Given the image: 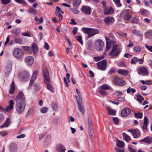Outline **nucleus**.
<instances>
[{"mask_svg":"<svg viewBox=\"0 0 152 152\" xmlns=\"http://www.w3.org/2000/svg\"><path fill=\"white\" fill-rule=\"evenodd\" d=\"M43 74L44 78L50 77L49 72L46 69H44L43 70Z\"/></svg>","mask_w":152,"mask_h":152,"instance_id":"obj_38","label":"nucleus"},{"mask_svg":"<svg viewBox=\"0 0 152 152\" xmlns=\"http://www.w3.org/2000/svg\"><path fill=\"white\" fill-rule=\"evenodd\" d=\"M117 4L118 6L119 7H120L121 6V4L120 3V0H113Z\"/></svg>","mask_w":152,"mask_h":152,"instance_id":"obj_60","label":"nucleus"},{"mask_svg":"<svg viewBox=\"0 0 152 152\" xmlns=\"http://www.w3.org/2000/svg\"><path fill=\"white\" fill-rule=\"evenodd\" d=\"M44 80L45 82L47 85L50 84V77L44 78Z\"/></svg>","mask_w":152,"mask_h":152,"instance_id":"obj_56","label":"nucleus"},{"mask_svg":"<svg viewBox=\"0 0 152 152\" xmlns=\"http://www.w3.org/2000/svg\"><path fill=\"white\" fill-rule=\"evenodd\" d=\"M116 145L119 148L123 147L124 146V143L123 141L119 140L118 139H116Z\"/></svg>","mask_w":152,"mask_h":152,"instance_id":"obj_27","label":"nucleus"},{"mask_svg":"<svg viewBox=\"0 0 152 152\" xmlns=\"http://www.w3.org/2000/svg\"><path fill=\"white\" fill-rule=\"evenodd\" d=\"M81 10L87 14L90 15L91 14V8L89 7L83 6L81 8Z\"/></svg>","mask_w":152,"mask_h":152,"instance_id":"obj_21","label":"nucleus"},{"mask_svg":"<svg viewBox=\"0 0 152 152\" xmlns=\"http://www.w3.org/2000/svg\"><path fill=\"white\" fill-rule=\"evenodd\" d=\"M118 73L123 75H127L128 72L127 70L123 69H118Z\"/></svg>","mask_w":152,"mask_h":152,"instance_id":"obj_30","label":"nucleus"},{"mask_svg":"<svg viewBox=\"0 0 152 152\" xmlns=\"http://www.w3.org/2000/svg\"><path fill=\"white\" fill-rule=\"evenodd\" d=\"M101 88L104 90H107L110 89V88L108 85L107 84H106L102 85L101 86Z\"/></svg>","mask_w":152,"mask_h":152,"instance_id":"obj_48","label":"nucleus"},{"mask_svg":"<svg viewBox=\"0 0 152 152\" xmlns=\"http://www.w3.org/2000/svg\"><path fill=\"white\" fill-rule=\"evenodd\" d=\"M140 142H145L148 144H150L152 142V138L151 137L147 136L140 140Z\"/></svg>","mask_w":152,"mask_h":152,"instance_id":"obj_20","label":"nucleus"},{"mask_svg":"<svg viewBox=\"0 0 152 152\" xmlns=\"http://www.w3.org/2000/svg\"><path fill=\"white\" fill-rule=\"evenodd\" d=\"M128 131L132 133L133 137L135 138L139 137L140 135V132L138 129L128 130Z\"/></svg>","mask_w":152,"mask_h":152,"instance_id":"obj_11","label":"nucleus"},{"mask_svg":"<svg viewBox=\"0 0 152 152\" xmlns=\"http://www.w3.org/2000/svg\"><path fill=\"white\" fill-rule=\"evenodd\" d=\"M76 39L79 42L81 45L83 44V42L82 39V37L80 36H77L75 37Z\"/></svg>","mask_w":152,"mask_h":152,"instance_id":"obj_42","label":"nucleus"},{"mask_svg":"<svg viewBox=\"0 0 152 152\" xmlns=\"http://www.w3.org/2000/svg\"><path fill=\"white\" fill-rule=\"evenodd\" d=\"M47 88L52 92H54V90L53 88L50 84L47 85Z\"/></svg>","mask_w":152,"mask_h":152,"instance_id":"obj_59","label":"nucleus"},{"mask_svg":"<svg viewBox=\"0 0 152 152\" xmlns=\"http://www.w3.org/2000/svg\"><path fill=\"white\" fill-rule=\"evenodd\" d=\"M14 42L15 43L21 44L23 43V40L21 38H15L14 39Z\"/></svg>","mask_w":152,"mask_h":152,"instance_id":"obj_35","label":"nucleus"},{"mask_svg":"<svg viewBox=\"0 0 152 152\" xmlns=\"http://www.w3.org/2000/svg\"><path fill=\"white\" fill-rule=\"evenodd\" d=\"M22 48L24 50H26L29 53L31 51V48L28 46H22Z\"/></svg>","mask_w":152,"mask_h":152,"instance_id":"obj_44","label":"nucleus"},{"mask_svg":"<svg viewBox=\"0 0 152 152\" xmlns=\"http://www.w3.org/2000/svg\"><path fill=\"white\" fill-rule=\"evenodd\" d=\"M32 48L34 53V54L36 53L38 50L37 44L35 43H33L32 44Z\"/></svg>","mask_w":152,"mask_h":152,"instance_id":"obj_28","label":"nucleus"},{"mask_svg":"<svg viewBox=\"0 0 152 152\" xmlns=\"http://www.w3.org/2000/svg\"><path fill=\"white\" fill-rule=\"evenodd\" d=\"M113 121L115 124H118L119 122V119L117 117H113Z\"/></svg>","mask_w":152,"mask_h":152,"instance_id":"obj_57","label":"nucleus"},{"mask_svg":"<svg viewBox=\"0 0 152 152\" xmlns=\"http://www.w3.org/2000/svg\"><path fill=\"white\" fill-rule=\"evenodd\" d=\"M15 1L18 3L23 4L24 5H26L27 3L24 0H15Z\"/></svg>","mask_w":152,"mask_h":152,"instance_id":"obj_53","label":"nucleus"},{"mask_svg":"<svg viewBox=\"0 0 152 152\" xmlns=\"http://www.w3.org/2000/svg\"><path fill=\"white\" fill-rule=\"evenodd\" d=\"M81 0H73V5L74 7L77 8L79 6Z\"/></svg>","mask_w":152,"mask_h":152,"instance_id":"obj_31","label":"nucleus"},{"mask_svg":"<svg viewBox=\"0 0 152 152\" xmlns=\"http://www.w3.org/2000/svg\"><path fill=\"white\" fill-rule=\"evenodd\" d=\"M108 114L110 115H115L116 111L114 110L109 106L107 107L106 108Z\"/></svg>","mask_w":152,"mask_h":152,"instance_id":"obj_24","label":"nucleus"},{"mask_svg":"<svg viewBox=\"0 0 152 152\" xmlns=\"http://www.w3.org/2000/svg\"><path fill=\"white\" fill-rule=\"evenodd\" d=\"M139 59H138L136 57H134L133 59H132L131 61V63L132 64H135L139 61Z\"/></svg>","mask_w":152,"mask_h":152,"instance_id":"obj_41","label":"nucleus"},{"mask_svg":"<svg viewBox=\"0 0 152 152\" xmlns=\"http://www.w3.org/2000/svg\"><path fill=\"white\" fill-rule=\"evenodd\" d=\"M114 21V19L113 17L108 16L105 18L104 21L106 24L108 26L112 24Z\"/></svg>","mask_w":152,"mask_h":152,"instance_id":"obj_16","label":"nucleus"},{"mask_svg":"<svg viewBox=\"0 0 152 152\" xmlns=\"http://www.w3.org/2000/svg\"><path fill=\"white\" fill-rule=\"evenodd\" d=\"M114 12V10L112 7H107L104 10V14L105 15L111 14L113 13Z\"/></svg>","mask_w":152,"mask_h":152,"instance_id":"obj_19","label":"nucleus"},{"mask_svg":"<svg viewBox=\"0 0 152 152\" xmlns=\"http://www.w3.org/2000/svg\"><path fill=\"white\" fill-rule=\"evenodd\" d=\"M104 56H101L99 57H94V59L96 61H99L101 59L104 58Z\"/></svg>","mask_w":152,"mask_h":152,"instance_id":"obj_54","label":"nucleus"},{"mask_svg":"<svg viewBox=\"0 0 152 152\" xmlns=\"http://www.w3.org/2000/svg\"><path fill=\"white\" fill-rule=\"evenodd\" d=\"M1 1L2 4H7L10 2V0H1Z\"/></svg>","mask_w":152,"mask_h":152,"instance_id":"obj_61","label":"nucleus"},{"mask_svg":"<svg viewBox=\"0 0 152 152\" xmlns=\"http://www.w3.org/2000/svg\"><path fill=\"white\" fill-rule=\"evenodd\" d=\"M88 130L90 140L91 141H92L94 136L93 127L88 128Z\"/></svg>","mask_w":152,"mask_h":152,"instance_id":"obj_22","label":"nucleus"},{"mask_svg":"<svg viewBox=\"0 0 152 152\" xmlns=\"http://www.w3.org/2000/svg\"><path fill=\"white\" fill-rule=\"evenodd\" d=\"M110 48V43H108L106 44V48L105 51L106 52L108 51Z\"/></svg>","mask_w":152,"mask_h":152,"instance_id":"obj_63","label":"nucleus"},{"mask_svg":"<svg viewBox=\"0 0 152 152\" xmlns=\"http://www.w3.org/2000/svg\"><path fill=\"white\" fill-rule=\"evenodd\" d=\"M141 50V48L139 46H137L134 48V51L136 53H139Z\"/></svg>","mask_w":152,"mask_h":152,"instance_id":"obj_47","label":"nucleus"},{"mask_svg":"<svg viewBox=\"0 0 152 152\" xmlns=\"http://www.w3.org/2000/svg\"><path fill=\"white\" fill-rule=\"evenodd\" d=\"M120 15L121 17L128 20H129L132 17V15L128 10H126L122 11L120 14Z\"/></svg>","mask_w":152,"mask_h":152,"instance_id":"obj_7","label":"nucleus"},{"mask_svg":"<svg viewBox=\"0 0 152 152\" xmlns=\"http://www.w3.org/2000/svg\"><path fill=\"white\" fill-rule=\"evenodd\" d=\"M13 53L14 57L18 59L23 57L24 55V53L20 49L18 48H16L14 49Z\"/></svg>","mask_w":152,"mask_h":152,"instance_id":"obj_4","label":"nucleus"},{"mask_svg":"<svg viewBox=\"0 0 152 152\" xmlns=\"http://www.w3.org/2000/svg\"><path fill=\"white\" fill-rule=\"evenodd\" d=\"M95 45L96 50L99 51H101L103 49L104 43L101 39H98L96 41Z\"/></svg>","mask_w":152,"mask_h":152,"instance_id":"obj_6","label":"nucleus"},{"mask_svg":"<svg viewBox=\"0 0 152 152\" xmlns=\"http://www.w3.org/2000/svg\"><path fill=\"white\" fill-rule=\"evenodd\" d=\"M145 35L146 37L148 38H151L152 37V31H150L147 32L145 33Z\"/></svg>","mask_w":152,"mask_h":152,"instance_id":"obj_50","label":"nucleus"},{"mask_svg":"<svg viewBox=\"0 0 152 152\" xmlns=\"http://www.w3.org/2000/svg\"><path fill=\"white\" fill-rule=\"evenodd\" d=\"M99 93L102 96H104L107 94V92L106 91L101 88H100L99 91Z\"/></svg>","mask_w":152,"mask_h":152,"instance_id":"obj_37","label":"nucleus"},{"mask_svg":"<svg viewBox=\"0 0 152 152\" xmlns=\"http://www.w3.org/2000/svg\"><path fill=\"white\" fill-rule=\"evenodd\" d=\"M9 151L10 152H17L18 150V146L15 142L11 143L9 146Z\"/></svg>","mask_w":152,"mask_h":152,"instance_id":"obj_10","label":"nucleus"},{"mask_svg":"<svg viewBox=\"0 0 152 152\" xmlns=\"http://www.w3.org/2000/svg\"><path fill=\"white\" fill-rule=\"evenodd\" d=\"M77 102L78 104V108L80 112L83 115L85 113V110L83 106L81 104V102H79L78 100Z\"/></svg>","mask_w":152,"mask_h":152,"instance_id":"obj_26","label":"nucleus"},{"mask_svg":"<svg viewBox=\"0 0 152 152\" xmlns=\"http://www.w3.org/2000/svg\"><path fill=\"white\" fill-rule=\"evenodd\" d=\"M137 71L138 74L143 76L146 75L148 73L147 69L144 66L138 68L137 69Z\"/></svg>","mask_w":152,"mask_h":152,"instance_id":"obj_9","label":"nucleus"},{"mask_svg":"<svg viewBox=\"0 0 152 152\" xmlns=\"http://www.w3.org/2000/svg\"><path fill=\"white\" fill-rule=\"evenodd\" d=\"M52 107L53 109L55 111H56L58 109L57 104L55 102H53L51 104Z\"/></svg>","mask_w":152,"mask_h":152,"instance_id":"obj_45","label":"nucleus"},{"mask_svg":"<svg viewBox=\"0 0 152 152\" xmlns=\"http://www.w3.org/2000/svg\"><path fill=\"white\" fill-rule=\"evenodd\" d=\"M48 108L46 107H44L40 110V111L42 113H46L48 111Z\"/></svg>","mask_w":152,"mask_h":152,"instance_id":"obj_52","label":"nucleus"},{"mask_svg":"<svg viewBox=\"0 0 152 152\" xmlns=\"http://www.w3.org/2000/svg\"><path fill=\"white\" fill-rule=\"evenodd\" d=\"M137 100L140 103H141L142 101L144 100V98L140 94H138L137 96Z\"/></svg>","mask_w":152,"mask_h":152,"instance_id":"obj_39","label":"nucleus"},{"mask_svg":"<svg viewBox=\"0 0 152 152\" xmlns=\"http://www.w3.org/2000/svg\"><path fill=\"white\" fill-rule=\"evenodd\" d=\"M9 106H7L6 109V110L7 112H10L13 108V105L14 103L13 100H10L9 102Z\"/></svg>","mask_w":152,"mask_h":152,"instance_id":"obj_23","label":"nucleus"},{"mask_svg":"<svg viewBox=\"0 0 152 152\" xmlns=\"http://www.w3.org/2000/svg\"><path fill=\"white\" fill-rule=\"evenodd\" d=\"M51 140V136L50 135H48L45 138L43 145L45 147L48 146Z\"/></svg>","mask_w":152,"mask_h":152,"instance_id":"obj_18","label":"nucleus"},{"mask_svg":"<svg viewBox=\"0 0 152 152\" xmlns=\"http://www.w3.org/2000/svg\"><path fill=\"white\" fill-rule=\"evenodd\" d=\"M29 76V73L27 71H24L20 74V78L22 80H24Z\"/></svg>","mask_w":152,"mask_h":152,"instance_id":"obj_15","label":"nucleus"},{"mask_svg":"<svg viewBox=\"0 0 152 152\" xmlns=\"http://www.w3.org/2000/svg\"><path fill=\"white\" fill-rule=\"evenodd\" d=\"M148 119L146 116H145L144 118V123L143 126L142 127V129L144 132H145L147 131V126L148 125L147 122Z\"/></svg>","mask_w":152,"mask_h":152,"instance_id":"obj_25","label":"nucleus"},{"mask_svg":"<svg viewBox=\"0 0 152 152\" xmlns=\"http://www.w3.org/2000/svg\"><path fill=\"white\" fill-rule=\"evenodd\" d=\"M122 135L124 140L127 142H128L131 140V138L129 135L126 134L125 133L123 132Z\"/></svg>","mask_w":152,"mask_h":152,"instance_id":"obj_33","label":"nucleus"},{"mask_svg":"<svg viewBox=\"0 0 152 152\" xmlns=\"http://www.w3.org/2000/svg\"><path fill=\"white\" fill-rule=\"evenodd\" d=\"M82 30L84 33L88 35L87 39L99 33V30L96 28L83 27Z\"/></svg>","mask_w":152,"mask_h":152,"instance_id":"obj_2","label":"nucleus"},{"mask_svg":"<svg viewBox=\"0 0 152 152\" xmlns=\"http://www.w3.org/2000/svg\"><path fill=\"white\" fill-rule=\"evenodd\" d=\"M130 113V109L129 108L126 107L121 110V115L122 117H125L128 115Z\"/></svg>","mask_w":152,"mask_h":152,"instance_id":"obj_13","label":"nucleus"},{"mask_svg":"<svg viewBox=\"0 0 152 152\" xmlns=\"http://www.w3.org/2000/svg\"><path fill=\"white\" fill-rule=\"evenodd\" d=\"M11 123L10 119L7 118L5 122L1 126V128L5 127L8 126Z\"/></svg>","mask_w":152,"mask_h":152,"instance_id":"obj_29","label":"nucleus"},{"mask_svg":"<svg viewBox=\"0 0 152 152\" xmlns=\"http://www.w3.org/2000/svg\"><path fill=\"white\" fill-rule=\"evenodd\" d=\"M134 116L137 118H142V115L140 113H134Z\"/></svg>","mask_w":152,"mask_h":152,"instance_id":"obj_49","label":"nucleus"},{"mask_svg":"<svg viewBox=\"0 0 152 152\" xmlns=\"http://www.w3.org/2000/svg\"><path fill=\"white\" fill-rule=\"evenodd\" d=\"M15 101V108L17 113L20 114L24 110L26 103L25 98L22 92H20L16 96Z\"/></svg>","mask_w":152,"mask_h":152,"instance_id":"obj_1","label":"nucleus"},{"mask_svg":"<svg viewBox=\"0 0 152 152\" xmlns=\"http://www.w3.org/2000/svg\"><path fill=\"white\" fill-rule=\"evenodd\" d=\"M92 41L91 40H89L87 42V45L88 48L89 50H91L92 48Z\"/></svg>","mask_w":152,"mask_h":152,"instance_id":"obj_43","label":"nucleus"},{"mask_svg":"<svg viewBox=\"0 0 152 152\" xmlns=\"http://www.w3.org/2000/svg\"><path fill=\"white\" fill-rule=\"evenodd\" d=\"M88 128L93 127L91 118L89 116L88 120Z\"/></svg>","mask_w":152,"mask_h":152,"instance_id":"obj_36","label":"nucleus"},{"mask_svg":"<svg viewBox=\"0 0 152 152\" xmlns=\"http://www.w3.org/2000/svg\"><path fill=\"white\" fill-rule=\"evenodd\" d=\"M141 14L143 15H149V12L147 10L144 9L141 11Z\"/></svg>","mask_w":152,"mask_h":152,"instance_id":"obj_51","label":"nucleus"},{"mask_svg":"<svg viewBox=\"0 0 152 152\" xmlns=\"http://www.w3.org/2000/svg\"><path fill=\"white\" fill-rule=\"evenodd\" d=\"M113 82L114 84L119 86H123L125 83L122 79L115 76L113 77Z\"/></svg>","mask_w":152,"mask_h":152,"instance_id":"obj_5","label":"nucleus"},{"mask_svg":"<svg viewBox=\"0 0 152 152\" xmlns=\"http://www.w3.org/2000/svg\"><path fill=\"white\" fill-rule=\"evenodd\" d=\"M56 15L58 17L59 20H61L62 19V15L61 13L63 14L64 13L63 11L61 10L60 8L58 6L56 7Z\"/></svg>","mask_w":152,"mask_h":152,"instance_id":"obj_17","label":"nucleus"},{"mask_svg":"<svg viewBox=\"0 0 152 152\" xmlns=\"http://www.w3.org/2000/svg\"><path fill=\"white\" fill-rule=\"evenodd\" d=\"M15 90V86L14 84V81H12L11 84V88L10 90L9 91V93L10 94H13Z\"/></svg>","mask_w":152,"mask_h":152,"instance_id":"obj_32","label":"nucleus"},{"mask_svg":"<svg viewBox=\"0 0 152 152\" xmlns=\"http://www.w3.org/2000/svg\"><path fill=\"white\" fill-rule=\"evenodd\" d=\"M27 12L33 15H35L37 13V10L31 7L28 9Z\"/></svg>","mask_w":152,"mask_h":152,"instance_id":"obj_34","label":"nucleus"},{"mask_svg":"<svg viewBox=\"0 0 152 152\" xmlns=\"http://www.w3.org/2000/svg\"><path fill=\"white\" fill-rule=\"evenodd\" d=\"M38 73L39 72L37 70H35L33 72L30 81V85L33 84L34 81L37 79Z\"/></svg>","mask_w":152,"mask_h":152,"instance_id":"obj_12","label":"nucleus"},{"mask_svg":"<svg viewBox=\"0 0 152 152\" xmlns=\"http://www.w3.org/2000/svg\"><path fill=\"white\" fill-rule=\"evenodd\" d=\"M99 69L102 71H104L106 69L107 66V61L104 59L101 61L96 63Z\"/></svg>","mask_w":152,"mask_h":152,"instance_id":"obj_8","label":"nucleus"},{"mask_svg":"<svg viewBox=\"0 0 152 152\" xmlns=\"http://www.w3.org/2000/svg\"><path fill=\"white\" fill-rule=\"evenodd\" d=\"M33 87L34 89H35V91H38L39 90L40 88L39 84L37 83H35L34 84Z\"/></svg>","mask_w":152,"mask_h":152,"instance_id":"obj_46","label":"nucleus"},{"mask_svg":"<svg viewBox=\"0 0 152 152\" xmlns=\"http://www.w3.org/2000/svg\"><path fill=\"white\" fill-rule=\"evenodd\" d=\"M115 150L116 152H124V150L123 149H120L119 148H115Z\"/></svg>","mask_w":152,"mask_h":152,"instance_id":"obj_64","label":"nucleus"},{"mask_svg":"<svg viewBox=\"0 0 152 152\" xmlns=\"http://www.w3.org/2000/svg\"><path fill=\"white\" fill-rule=\"evenodd\" d=\"M105 39H106V43H110V42H113L114 43H115V44L116 43V41H111L110 42V39L108 37L105 36Z\"/></svg>","mask_w":152,"mask_h":152,"instance_id":"obj_55","label":"nucleus"},{"mask_svg":"<svg viewBox=\"0 0 152 152\" xmlns=\"http://www.w3.org/2000/svg\"><path fill=\"white\" fill-rule=\"evenodd\" d=\"M56 149L58 151L63 149V146L61 144L58 145L56 146Z\"/></svg>","mask_w":152,"mask_h":152,"instance_id":"obj_62","label":"nucleus"},{"mask_svg":"<svg viewBox=\"0 0 152 152\" xmlns=\"http://www.w3.org/2000/svg\"><path fill=\"white\" fill-rule=\"evenodd\" d=\"M119 46L118 45H114L111 51L109 53V55L111 56L112 58H115L120 53L121 50L120 49H118L117 48Z\"/></svg>","mask_w":152,"mask_h":152,"instance_id":"obj_3","label":"nucleus"},{"mask_svg":"<svg viewBox=\"0 0 152 152\" xmlns=\"http://www.w3.org/2000/svg\"><path fill=\"white\" fill-rule=\"evenodd\" d=\"M24 61L28 65H31L34 63V58L31 56H28L25 58Z\"/></svg>","mask_w":152,"mask_h":152,"instance_id":"obj_14","label":"nucleus"},{"mask_svg":"<svg viewBox=\"0 0 152 152\" xmlns=\"http://www.w3.org/2000/svg\"><path fill=\"white\" fill-rule=\"evenodd\" d=\"M132 33L136 35L140 36L141 35L140 31L136 30H132Z\"/></svg>","mask_w":152,"mask_h":152,"instance_id":"obj_40","label":"nucleus"},{"mask_svg":"<svg viewBox=\"0 0 152 152\" xmlns=\"http://www.w3.org/2000/svg\"><path fill=\"white\" fill-rule=\"evenodd\" d=\"M132 23H137L138 22V20L135 17L132 18L131 20Z\"/></svg>","mask_w":152,"mask_h":152,"instance_id":"obj_58","label":"nucleus"}]
</instances>
